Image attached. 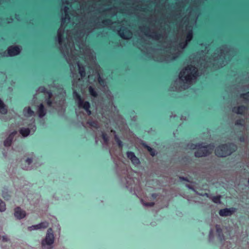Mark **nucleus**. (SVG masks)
Returning a JSON list of instances; mask_svg holds the SVG:
<instances>
[{
	"label": "nucleus",
	"instance_id": "nucleus-1",
	"mask_svg": "<svg viewBox=\"0 0 249 249\" xmlns=\"http://www.w3.org/2000/svg\"><path fill=\"white\" fill-rule=\"evenodd\" d=\"M237 149V145L233 142H227L219 144L214 150L217 157L225 158L231 155Z\"/></svg>",
	"mask_w": 249,
	"mask_h": 249
},
{
	"label": "nucleus",
	"instance_id": "nucleus-2",
	"mask_svg": "<svg viewBox=\"0 0 249 249\" xmlns=\"http://www.w3.org/2000/svg\"><path fill=\"white\" fill-rule=\"evenodd\" d=\"M214 147L213 144L203 145V143L201 142L196 144L191 143L190 148L192 149H197V150L195 152V156L196 158H201L206 157L212 154Z\"/></svg>",
	"mask_w": 249,
	"mask_h": 249
},
{
	"label": "nucleus",
	"instance_id": "nucleus-3",
	"mask_svg": "<svg viewBox=\"0 0 249 249\" xmlns=\"http://www.w3.org/2000/svg\"><path fill=\"white\" fill-rule=\"evenodd\" d=\"M180 78H183L187 83H190L198 76V71L194 66L190 65L186 67L179 73Z\"/></svg>",
	"mask_w": 249,
	"mask_h": 249
},
{
	"label": "nucleus",
	"instance_id": "nucleus-4",
	"mask_svg": "<svg viewBox=\"0 0 249 249\" xmlns=\"http://www.w3.org/2000/svg\"><path fill=\"white\" fill-rule=\"evenodd\" d=\"M54 242V236L52 228L48 229L46 238L42 241V246L44 247L46 245H51Z\"/></svg>",
	"mask_w": 249,
	"mask_h": 249
},
{
	"label": "nucleus",
	"instance_id": "nucleus-5",
	"mask_svg": "<svg viewBox=\"0 0 249 249\" xmlns=\"http://www.w3.org/2000/svg\"><path fill=\"white\" fill-rule=\"evenodd\" d=\"M20 52L21 48L17 45L10 46L7 50V54L10 57L18 55L20 54Z\"/></svg>",
	"mask_w": 249,
	"mask_h": 249
},
{
	"label": "nucleus",
	"instance_id": "nucleus-6",
	"mask_svg": "<svg viewBox=\"0 0 249 249\" xmlns=\"http://www.w3.org/2000/svg\"><path fill=\"white\" fill-rule=\"evenodd\" d=\"M235 211V209L233 207L230 208H224L220 210L219 214L221 216H228L232 215Z\"/></svg>",
	"mask_w": 249,
	"mask_h": 249
},
{
	"label": "nucleus",
	"instance_id": "nucleus-7",
	"mask_svg": "<svg viewBox=\"0 0 249 249\" xmlns=\"http://www.w3.org/2000/svg\"><path fill=\"white\" fill-rule=\"evenodd\" d=\"M126 154L127 158L130 160L133 164L139 165L140 163L139 159L136 156L134 152L127 151Z\"/></svg>",
	"mask_w": 249,
	"mask_h": 249
},
{
	"label": "nucleus",
	"instance_id": "nucleus-8",
	"mask_svg": "<svg viewBox=\"0 0 249 249\" xmlns=\"http://www.w3.org/2000/svg\"><path fill=\"white\" fill-rule=\"evenodd\" d=\"M49 223L46 221L41 222L40 223L36 225H33L32 226L28 227V230L30 231L35 230H38L40 229H45L48 227Z\"/></svg>",
	"mask_w": 249,
	"mask_h": 249
},
{
	"label": "nucleus",
	"instance_id": "nucleus-9",
	"mask_svg": "<svg viewBox=\"0 0 249 249\" xmlns=\"http://www.w3.org/2000/svg\"><path fill=\"white\" fill-rule=\"evenodd\" d=\"M247 109V107L244 105L238 107H235L232 108V112L237 114L243 115L244 112Z\"/></svg>",
	"mask_w": 249,
	"mask_h": 249
},
{
	"label": "nucleus",
	"instance_id": "nucleus-10",
	"mask_svg": "<svg viewBox=\"0 0 249 249\" xmlns=\"http://www.w3.org/2000/svg\"><path fill=\"white\" fill-rule=\"evenodd\" d=\"M26 215L25 212L22 211L20 207H17L15 209V216L18 219H22Z\"/></svg>",
	"mask_w": 249,
	"mask_h": 249
},
{
	"label": "nucleus",
	"instance_id": "nucleus-11",
	"mask_svg": "<svg viewBox=\"0 0 249 249\" xmlns=\"http://www.w3.org/2000/svg\"><path fill=\"white\" fill-rule=\"evenodd\" d=\"M16 134L17 131H14L9 135L8 138L4 141V145L5 146H10L11 145L13 138Z\"/></svg>",
	"mask_w": 249,
	"mask_h": 249
},
{
	"label": "nucleus",
	"instance_id": "nucleus-12",
	"mask_svg": "<svg viewBox=\"0 0 249 249\" xmlns=\"http://www.w3.org/2000/svg\"><path fill=\"white\" fill-rule=\"evenodd\" d=\"M73 95L74 99L77 100L79 107L85 103V101H84L80 95L76 90L73 91Z\"/></svg>",
	"mask_w": 249,
	"mask_h": 249
},
{
	"label": "nucleus",
	"instance_id": "nucleus-13",
	"mask_svg": "<svg viewBox=\"0 0 249 249\" xmlns=\"http://www.w3.org/2000/svg\"><path fill=\"white\" fill-rule=\"evenodd\" d=\"M37 113L40 118H42L46 115V110L43 104H40L38 106Z\"/></svg>",
	"mask_w": 249,
	"mask_h": 249
},
{
	"label": "nucleus",
	"instance_id": "nucleus-14",
	"mask_svg": "<svg viewBox=\"0 0 249 249\" xmlns=\"http://www.w3.org/2000/svg\"><path fill=\"white\" fill-rule=\"evenodd\" d=\"M79 107L84 108L89 115L91 114V111L90 110V104L88 101H85L84 104Z\"/></svg>",
	"mask_w": 249,
	"mask_h": 249
},
{
	"label": "nucleus",
	"instance_id": "nucleus-15",
	"mask_svg": "<svg viewBox=\"0 0 249 249\" xmlns=\"http://www.w3.org/2000/svg\"><path fill=\"white\" fill-rule=\"evenodd\" d=\"M124 29L121 30L119 33V35L122 38L126 39L125 35L128 37H130L132 36V33L128 30H126L124 32Z\"/></svg>",
	"mask_w": 249,
	"mask_h": 249
},
{
	"label": "nucleus",
	"instance_id": "nucleus-16",
	"mask_svg": "<svg viewBox=\"0 0 249 249\" xmlns=\"http://www.w3.org/2000/svg\"><path fill=\"white\" fill-rule=\"evenodd\" d=\"M78 67L79 68V73L80 74V76L82 78L85 77L86 75V70H85V67H84V66L82 64H81L80 63L78 64Z\"/></svg>",
	"mask_w": 249,
	"mask_h": 249
},
{
	"label": "nucleus",
	"instance_id": "nucleus-17",
	"mask_svg": "<svg viewBox=\"0 0 249 249\" xmlns=\"http://www.w3.org/2000/svg\"><path fill=\"white\" fill-rule=\"evenodd\" d=\"M0 113L2 114H6L7 113V107L0 99Z\"/></svg>",
	"mask_w": 249,
	"mask_h": 249
},
{
	"label": "nucleus",
	"instance_id": "nucleus-18",
	"mask_svg": "<svg viewBox=\"0 0 249 249\" xmlns=\"http://www.w3.org/2000/svg\"><path fill=\"white\" fill-rule=\"evenodd\" d=\"M215 228L216 230V232L218 234V236L219 239L222 240L224 239V235L222 232V230L220 227V226L219 225H216L215 226Z\"/></svg>",
	"mask_w": 249,
	"mask_h": 249
},
{
	"label": "nucleus",
	"instance_id": "nucleus-19",
	"mask_svg": "<svg viewBox=\"0 0 249 249\" xmlns=\"http://www.w3.org/2000/svg\"><path fill=\"white\" fill-rule=\"evenodd\" d=\"M19 133L23 137H27L29 135L30 133V130L28 128L22 127L19 130Z\"/></svg>",
	"mask_w": 249,
	"mask_h": 249
},
{
	"label": "nucleus",
	"instance_id": "nucleus-20",
	"mask_svg": "<svg viewBox=\"0 0 249 249\" xmlns=\"http://www.w3.org/2000/svg\"><path fill=\"white\" fill-rule=\"evenodd\" d=\"M89 91L90 95L93 97H97L98 96L97 92L96 90L92 87L89 86Z\"/></svg>",
	"mask_w": 249,
	"mask_h": 249
},
{
	"label": "nucleus",
	"instance_id": "nucleus-21",
	"mask_svg": "<svg viewBox=\"0 0 249 249\" xmlns=\"http://www.w3.org/2000/svg\"><path fill=\"white\" fill-rule=\"evenodd\" d=\"M87 124L91 127L95 128L96 129H98V128H99V125L98 123L95 121L89 120L87 122Z\"/></svg>",
	"mask_w": 249,
	"mask_h": 249
},
{
	"label": "nucleus",
	"instance_id": "nucleus-22",
	"mask_svg": "<svg viewBox=\"0 0 249 249\" xmlns=\"http://www.w3.org/2000/svg\"><path fill=\"white\" fill-rule=\"evenodd\" d=\"M144 147L148 150V151L150 153V155L152 157H154L156 155V151L153 148L146 144H144Z\"/></svg>",
	"mask_w": 249,
	"mask_h": 249
},
{
	"label": "nucleus",
	"instance_id": "nucleus-23",
	"mask_svg": "<svg viewBox=\"0 0 249 249\" xmlns=\"http://www.w3.org/2000/svg\"><path fill=\"white\" fill-rule=\"evenodd\" d=\"M23 111L25 113H27L29 116H32L34 114V111L30 107H25Z\"/></svg>",
	"mask_w": 249,
	"mask_h": 249
},
{
	"label": "nucleus",
	"instance_id": "nucleus-24",
	"mask_svg": "<svg viewBox=\"0 0 249 249\" xmlns=\"http://www.w3.org/2000/svg\"><path fill=\"white\" fill-rule=\"evenodd\" d=\"M245 124V120L244 119H238L235 122V125L244 126Z\"/></svg>",
	"mask_w": 249,
	"mask_h": 249
},
{
	"label": "nucleus",
	"instance_id": "nucleus-25",
	"mask_svg": "<svg viewBox=\"0 0 249 249\" xmlns=\"http://www.w3.org/2000/svg\"><path fill=\"white\" fill-rule=\"evenodd\" d=\"M221 196H213L212 198V201L217 204H220L221 203Z\"/></svg>",
	"mask_w": 249,
	"mask_h": 249
},
{
	"label": "nucleus",
	"instance_id": "nucleus-26",
	"mask_svg": "<svg viewBox=\"0 0 249 249\" xmlns=\"http://www.w3.org/2000/svg\"><path fill=\"white\" fill-rule=\"evenodd\" d=\"M192 38H193V32L191 30H189L187 33L186 41H187V42L190 41L192 40Z\"/></svg>",
	"mask_w": 249,
	"mask_h": 249
},
{
	"label": "nucleus",
	"instance_id": "nucleus-27",
	"mask_svg": "<svg viewBox=\"0 0 249 249\" xmlns=\"http://www.w3.org/2000/svg\"><path fill=\"white\" fill-rule=\"evenodd\" d=\"M115 140L116 142L117 143L119 147L122 149L123 147V142L120 140V139L117 136H115Z\"/></svg>",
	"mask_w": 249,
	"mask_h": 249
},
{
	"label": "nucleus",
	"instance_id": "nucleus-28",
	"mask_svg": "<svg viewBox=\"0 0 249 249\" xmlns=\"http://www.w3.org/2000/svg\"><path fill=\"white\" fill-rule=\"evenodd\" d=\"M240 97L244 100L249 101V91L240 94Z\"/></svg>",
	"mask_w": 249,
	"mask_h": 249
},
{
	"label": "nucleus",
	"instance_id": "nucleus-29",
	"mask_svg": "<svg viewBox=\"0 0 249 249\" xmlns=\"http://www.w3.org/2000/svg\"><path fill=\"white\" fill-rule=\"evenodd\" d=\"M102 139H103L104 142L106 143H107L108 142L109 139H108V137L107 134L105 132H102Z\"/></svg>",
	"mask_w": 249,
	"mask_h": 249
},
{
	"label": "nucleus",
	"instance_id": "nucleus-30",
	"mask_svg": "<svg viewBox=\"0 0 249 249\" xmlns=\"http://www.w3.org/2000/svg\"><path fill=\"white\" fill-rule=\"evenodd\" d=\"M6 209V205L5 203L0 199V211L3 212Z\"/></svg>",
	"mask_w": 249,
	"mask_h": 249
},
{
	"label": "nucleus",
	"instance_id": "nucleus-31",
	"mask_svg": "<svg viewBox=\"0 0 249 249\" xmlns=\"http://www.w3.org/2000/svg\"><path fill=\"white\" fill-rule=\"evenodd\" d=\"M58 41L60 44H62L64 40V36L62 34L58 35Z\"/></svg>",
	"mask_w": 249,
	"mask_h": 249
},
{
	"label": "nucleus",
	"instance_id": "nucleus-32",
	"mask_svg": "<svg viewBox=\"0 0 249 249\" xmlns=\"http://www.w3.org/2000/svg\"><path fill=\"white\" fill-rule=\"evenodd\" d=\"M39 90L40 92L43 93H46L48 90L44 86L40 87L39 88Z\"/></svg>",
	"mask_w": 249,
	"mask_h": 249
},
{
	"label": "nucleus",
	"instance_id": "nucleus-33",
	"mask_svg": "<svg viewBox=\"0 0 249 249\" xmlns=\"http://www.w3.org/2000/svg\"><path fill=\"white\" fill-rule=\"evenodd\" d=\"M2 197L5 199V200H9L10 196L7 194V193H5L4 191L2 192Z\"/></svg>",
	"mask_w": 249,
	"mask_h": 249
},
{
	"label": "nucleus",
	"instance_id": "nucleus-34",
	"mask_svg": "<svg viewBox=\"0 0 249 249\" xmlns=\"http://www.w3.org/2000/svg\"><path fill=\"white\" fill-rule=\"evenodd\" d=\"M98 81L101 85H104L106 83L105 79L102 78L101 76H99L98 78Z\"/></svg>",
	"mask_w": 249,
	"mask_h": 249
},
{
	"label": "nucleus",
	"instance_id": "nucleus-35",
	"mask_svg": "<svg viewBox=\"0 0 249 249\" xmlns=\"http://www.w3.org/2000/svg\"><path fill=\"white\" fill-rule=\"evenodd\" d=\"M187 44V41L181 42L179 43V47L181 49H184L186 46Z\"/></svg>",
	"mask_w": 249,
	"mask_h": 249
},
{
	"label": "nucleus",
	"instance_id": "nucleus-36",
	"mask_svg": "<svg viewBox=\"0 0 249 249\" xmlns=\"http://www.w3.org/2000/svg\"><path fill=\"white\" fill-rule=\"evenodd\" d=\"M46 103H47V104L49 106H52L53 102H52V101L51 98H48L46 100Z\"/></svg>",
	"mask_w": 249,
	"mask_h": 249
},
{
	"label": "nucleus",
	"instance_id": "nucleus-37",
	"mask_svg": "<svg viewBox=\"0 0 249 249\" xmlns=\"http://www.w3.org/2000/svg\"><path fill=\"white\" fill-rule=\"evenodd\" d=\"M153 37L155 39H159L161 37V34H158L157 33H155Z\"/></svg>",
	"mask_w": 249,
	"mask_h": 249
},
{
	"label": "nucleus",
	"instance_id": "nucleus-38",
	"mask_svg": "<svg viewBox=\"0 0 249 249\" xmlns=\"http://www.w3.org/2000/svg\"><path fill=\"white\" fill-rule=\"evenodd\" d=\"M103 23L105 25H107V24H110L111 23V20L109 19H105V20H103Z\"/></svg>",
	"mask_w": 249,
	"mask_h": 249
},
{
	"label": "nucleus",
	"instance_id": "nucleus-39",
	"mask_svg": "<svg viewBox=\"0 0 249 249\" xmlns=\"http://www.w3.org/2000/svg\"><path fill=\"white\" fill-rule=\"evenodd\" d=\"M143 205L144 206H153L154 205V202H146V203H143Z\"/></svg>",
	"mask_w": 249,
	"mask_h": 249
},
{
	"label": "nucleus",
	"instance_id": "nucleus-40",
	"mask_svg": "<svg viewBox=\"0 0 249 249\" xmlns=\"http://www.w3.org/2000/svg\"><path fill=\"white\" fill-rule=\"evenodd\" d=\"M46 93L48 95V98H52V96H53V93H52V92L50 90H48Z\"/></svg>",
	"mask_w": 249,
	"mask_h": 249
},
{
	"label": "nucleus",
	"instance_id": "nucleus-41",
	"mask_svg": "<svg viewBox=\"0 0 249 249\" xmlns=\"http://www.w3.org/2000/svg\"><path fill=\"white\" fill-rule=\"evenodd\" d=\"M239 140L241 142H244L245 141V138L244 136L243 135H242L241 136H240L239 138Z\"/></svg>",
	"mask_w": 249,
	"mask_h": 249
},
{
	"label": "nucleus",
	"instance_id": "nucleus-42",
	"mask_svg": "<svg viewBox=\"0 0 249 249\" xmlns=\"http://www.w3.org/2000/svg\"><path fill=\"white\" fill-rule=\"evenodd\" d=\"M179 179L181 180L186 181H188V182L189 181L187 177H180Z\"/></svg>",
	"mask_w": 249,
	"mask_h": 249
},
{
	"label": "nucleus",
	"instance_id": "nucleus-43",
	"mask_svg": "<svg viewBox=\"0 0 249 249\" xmlns=\"http://www.w3.org/2000/svg\"><path fill=\"white\" fill-rule=\"evenodd\" d=\"M26 161L28 164H30L32 162V159L28 158L26 159Z\"/></svg>",
	"mask_w": 249,
	"mask_h": 249
},
{
	"label": "nucleus",
	"instance_id": "nucleus-44",
	"mask_svg": "<svg viewBox=\"0 0 249 249\" xmlns=\"http://www.w3.org/2000/svg\"><path fill=\"white\" fill-rule=\"evenodd\" d=\"M2 240H3V241L7 242V241H8V238H7V236H3V237H2Z\"/></svg>",
	"mask_w": 249,
	"mask_h": 249
},
{
	"label": "nucleus",
	"instance_id": "nucleus-45",
	"mask_svg": "<svg viewBox=\"0 0 249 249\" xmlns=\"http://www.w3.org/2000/svg\"><path fill=\"white\" fill-rule=\"evenodd\" d=\"M213 231L212 229H211L210 231V232H209V236L210 237H211L213 235Z\"/></svg>",
	"mask_w": 249,
	"mask_h": 249
},
{
	"label": "nucleus",
	"instance_id": "nucleus-46",
	"mask_svg": "<svg viewBox=\"0 0 249 249\" xmlns=\"http://www.w3.org/2000/svg\"><path fill=\"white\" fill-rule=\"evenodd\" d=\"M187 187H188L189 188L191 189L194 190V189H193L191 187H190L189 185H187Z\"/></svg>",
	"mask_w": 249,
	"mask_h": 249
},
{
	"label": "nucleus",
	"instance_id": "nucleus-47",
	"mask_svg": "<svg viewBox=\"0 0 249 249\" xmlns=\"http://www.w3.org/2000/svg\"><path fill=\"white\" fill-rule=\"evenodd\" d=\"M176 57H175V56H174V57H173V59H174V60L176 59Z\"/></svg>",
	"mask_w": 249,
	"mask_h": 249
},
{
	"label": "nucleus",
	"instance_id": "nucleus-48",
	"mask_svg": "<svg viewBox=\"0 0 249 249\" xmlns=\"http://www.w3.org/2000/svg\"><path fill=\"white\" fill-rule=\"evenodd\" d=\"M66 9H67V10L69 9V8H68V7H66Z\"/></svg>",
	"mask_w": 249,
	"mask_h": 249
},
{
	"label": "nucleus",
	"instance_id": "nucleus-49",
	"mask_svg": "<svg viewBox=\"0 0 249 249\" xmlns=\"http://www.w3.org/2000/svg\"><path fill=\"white\" fill-rule=\"evenodd\" d=\"M155 195V194H153L152 196H154Z\"/></svg>",
	"mask_w": 249,
	"mask_h": 249
}]
</instances>
